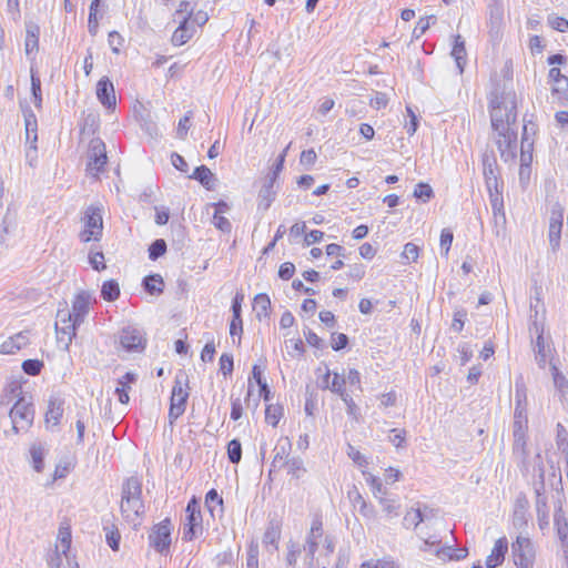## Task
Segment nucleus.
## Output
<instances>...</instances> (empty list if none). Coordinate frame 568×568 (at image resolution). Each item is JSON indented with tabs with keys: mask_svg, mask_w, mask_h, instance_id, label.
I'll list each match as a JSON object with an SVG mask.
<instances>
[{
	"mask_svg": "<svg viewBox=\"0 0 568 568\" xmlns=\"http://www.w3.org/2000/svg\"><path fill=\"white\" fill-rule=\"evenodd\" d=\"M489 109L493 130L514 128L517 119L515 93L495 90L489 97Z\"/></svg>",
	"mask_w": 568,
	"mask_h": 568,
	"instance_id": "1",
	"label": "nucleus"
},
{
	"mask_svg": "<svg viewBox=\"0 0 568 568\" xmlns=\"http://www.w3.org/2000/svg\"><path fill=\"white\" fill-rule=\"evenodd\" d=\"M122 517L136 526L144 515V504L142 500V488L136 480H128L122 490L120 504Z\"/></svg>",
	"mask_w": 568,
	"mask_h": 568,
	"instance_id": "2",
	"label": "nucleus"
},
{
	"mask_svg": "<svg viewBox=\"0 0 568 568\" xmlns=\"http://www.w3.org/2000/svg\"><path fill=\"white\" fill-rule=\"evenodd\" d=\"M103 206L102 204H91L84 211L82 219L84 223V230L80 233L82 242L99 241L102 237L103 231V219H102Z\"/></svg>",
	"mask_w": 568,
	"mask_h": 568,
	"instance_id": "3",
	"label": "nucleus"
},
{
	"mask_svg": "<svg viewBox=\"0 0 568 568\" xmlns=\"http://www.w3.org/2000/svg\"><path fill=\"white\" fill-rule=\"evenodd\" d=\"M366 480L371 487L374 498L378 501L384 516L387 519L397 517L400 509L398 500L386 491L379 478L371 475Z\"/></svg>",
	"mask_w": 568,
	"mask_h": 568,
	"instance_id": "4",
	"label": "nucleus"
},
{
	"mask_svg": "<svg viewBox=\"0 0 568 568\" xmlns=\"http://www.w3.org/2000/svg\"><path fill=\"white\" fill-rule=\"evenodd\" d=\"M494 140L505 163H515L517 158V131L515 128L494 130Z\"/></svg>",
	"mask_w": 568,
	"mask_h": 568,
	"instance_id": "5",
	"label": "nucleus"
},
{
	"mask_svg": "<svg viewBox=\"0 0 568 568\" xmlns=\"http://www.w3.org/2000/svg\"><path fill=\"white\" fill-rule=\"evenodd\" d=\"M173 525L170 518H165L162 521L152 526L149 532V541L151 547L161 555H166L170 551L172 542Z\"/></svg>",
	"mask_w": 568,
	"mask_h": 568,
	"instance_id": "6",
	"label": "nucleus"
},
{
	"mask_svg": "<svg viewBox=\"0 0 568 568\" xmlns=\"http://www.w3.org/2000/svg\"><path fill=\"white\" fill-rule=\"evenodd\" d=\"M79 326L80 324H75L67 306L58 310L55 321L57 339L60 344L64 345L65 349L69 348L75 337Z\"/></svg>",
	"mask_w": 568,
	"mask_h": 568,
	"instance_id": "7",
	"label": "nucleus"
},
{
	"mask_svg": "<svg viewBox=\"0 0 568 568\" xmlns=\"http://www.w3.org/2000/svg\"><path fill=\"white\" fill-rule=\"evenodd\" d=\"M185 514L186 516L183 527V539L186 541H192L199 534L202 532L203 529V517L201 514L199 500L195 496L189 500Z\"/></svg>",
	"mask_w": 568,
	"mask_h": 568,
	"instance_id": "8",
	"label": "nucleus"
},
{
	"mask_svg": "<svg viewBox=\"0 0 568 568\" xmlns=\"http://www.w3.org/2000/svg\"><path fill=\"white\" fill-rule=\"evenodd\" d=\"M106 162L108 156L104 142L100 139L91 140L88 151L87 172L97 178L99 173L104 171Z\"/></svg>",
	"mask_w": 568,
	"mask_h": 568,
	"instance_id": "9",
	"label": "nucleus"
},
{
	"mask_svg": "<svg viewBox=\"0 0 568 568\" xmlns=\"http://www.w3.org/2000/svg\"><path fill=\"white\" fill-rule=\"evenodd\" d=\"M481 164L488 194H491V192H503V181L500 180L496 156L493 153H485L481 159Z\"/></svg>",
	"mask_w": 568,
	"mask_h": 568,
	"instance_id": "10",
	"label": "nucleus"
},
{
	"mask_svg": "<svg viewBox=\"0 0 568 568\" xmlns=\"http://www.w3.org/2000/svg\"><path fill=\"white\" fill-rule=\"evenodd\" d=\"M513 558L517 568H531L535 560V549L530 538L517 536L513 542Z\"/></svg>",
	"mask_w": 568,
	"mask_h": 568,
	"instance_id": "11",
	"label": "nucleus"
},
{
	"mask_svg": "<svg viewBox=\"0 0 568 568\" xmlns=\"http://www.w3.org/2000/svg\"><path fill=\"white\" fill-rule=\"evenodd\" d=\"M10 418L12 424H28L32 425L34 418V407L31 400V396L20 397L16 400L14 405L10 409Z\"/></svg>",
	"mask_w": 568,
	"mask_h": 568,
	"instance_id": "12",
	"label": "nucleus"
},
{
	"mask_svg": "<svg viewBox=\"0 0 568 568\" xmlns=\"http://www.w3.org/2000/svg\"><path fill=\"white\" fill-rule=\"evenodd\" d=\"M93 302H95V300L88 291H81L74 296L70 315L73 316L75 324L81 325L84 323Z\"/></svg>",
	"mask_w": 568,
	"mask_h": 568,
	"instance_id": "13",
	"label": "nucleus"
},
{
	"mask_svg": "<svg viewBox=\"0 0 568 568\" xmlns=\"http://www.w3.org/2000/svg\"><path fill=\"white\" fill-rule=\"evenodd\" d=\"M146 339L141 329L128 326L120 333V344L126 351H142L145 347Z\"/></svg>",
	"mask_w": 568,
	"mask_h": 568,
	"instance_id": "14",
	"label": "nucleus"
},
{
	"mask_svg": "<svg viewBox=\"0 0 568 568\" xmlns=\"http://www.w3.org/2000/svg\"><path fill=\"white\" fill-rule=\"evenodd\" d=\"M65 399L61 394H52L48 399V409L45 412L47 424L58 426L64 413Z\"/></svg>",
	"mask_w": 568,
	"mask_h": 568,
	"instance_id": "15",
	"label": "nucleus"
},
{
	"mask_svg": "<svg viewBox=\"0 0 568 568\" xmlns=\"http://www.w3.org/2000/svg\"><path fill=\"white\" fill-rule=\"evenodd\" d=\"M508 552V540L505 536L499 537L495 540V544L490 550V554L486 557V567L487 568H497L501 566L505 561L506 555Z\"/></svg>",
	"mask_w": 568,
	"mask_h": 568,
	"instance_id": "16",
	"label": "nucleus"
},
{
	"mask_svg": "<svg viewBox=\"0 0 568 568\" xmlns=\"http://www.w3.org/2000/svg\"><path fill=\"white\" fill-rule=\"evenodd\" d=\"M97 98L108 109L114 108L116 104L113 84L106 77L97 83Z\"/></svg>",
	"mask_w": 568,
	"mask_h": 568,
	"instance_id": "17",
	"label": "nucleus"
},
{
	"mask_svg": "<svg viewBox=\"0 0 568 568\" xmlns=\"http://www.w3.org/2000/svg\"><path fill=\"white\" fill-rule=\"evenodd\" d=\"M347 498L352 506L357 509L362 516L371 518L375 516L374 508L366 501L359 489L353 485L347 490Z\"/></svg>",
	"mask_w": 568,
	"mask_h": 568,
	"instance_id": "18",
	"label": "nucleus"
},
{
	"mask_svg": "<svg viewBox=\"0 0 568 568\" xmlns=\"http://www.w3.org/2000/svg\"><path fill=\"white\" fill-rule=\"evenodd\" d=\"M179 21V27L172 34V43L174 45H183L185 44L196 32V29L193 24H191V20L187 17H182V20Z\"/></svg>",
	"mask_w": 568,
	"mask_h": 568,
	"instance_id": "19",
	"label": "nucleus"
},
{
	"mask_svg": "<svg viewBox=\"0 0 568 568\" xmlns=\"http://www.w3.org/2000/svg\"><path fill=\"white\" fill-rule=\"evenodd\" d=\"M29 331H22L10 336L0 345L1 354H14L29 344Z\"/></svg>",
	"mask_w": 568,
	"mask_h": 568,
	"instance_id": "20",
	"label": "nucleus"
},
{
	"mask_svg": "<svg viewBox=\"0 0 568 568\" xmlns=\"http://www.w3.org/2000/svg\"><path fill=\"white\" fill-rule=\"evenodd\" d=\"M489 202L495 226L504 227L506 224V214L504 210L503 192H491V194H489Z\"/></svg>",
	"mask_w": 568,
	"mask_h": 568,
	"instance_id": "21",
	"label": "nucleus"
},
{
	"mask_svg": "<svg viewBox=\"0 0 568 568\" xmlns=\"http://www.w3.org/2000/svg\"><path fill=\"white\" fill-rule=\"evenodd\" d=\"M562 229V213L559 212L557 215L552 213L549 222L548 239L552 252L558 251L560 246V236Z\"/></svg>",
	"mask_w": 568,
	"mask_h": 568,
	"instance_id": "22",
	"label": "nucleus"
},
{
	"mask_svg": "<svg viewBox=\"0 0 568 568\" xmlns=\"http://www.w3.org/2000/svg\"><path fill=\"white\" fill-rule=\"evenodd\" d=\"M536 303L532 301L530 302V317H531V324L529 327V332L531 335H536V341H539V337H544V323L538 320L539 315V304H540V297H539V291L536 290Z\"/></svg>",
	"mask_w": 568,
	"mask_h": 568,
	"instance_id": "23",
	"label": "nucleus"
},
{
	"mask_svg": "<svg viewBox=\"0 0 568 568\" xmlns=\"http://www.w3.org/2000/svg\"><path fill=\"white\" fill-rule=\"evenodd\" d=\"M189 394L182 388L180 383H176L172 389L170 416H179L184 410Z\"/></svg>",
	"mask_w": 568,
	"mask_h": 568,
	"instance_id": "24",
	"label": "nucleus"
},
{
	"mask_svg": "<svg viewBox=\"0 0 568 568\" xmlns=\"http://www.w3.org/2000/svg\"><path fill=\"white\" fill-rule=\"evenodd\" d=\"M504 21V9L503 6L498 2H495L489 6V24L490 30L489 33L491 37L497 38Z\"/></svg>",
	"mask_w": 568,
	"mask_h": 568,
	"instance_id": "25",
	"label": "nucleus"
},
{
	"mask_svg": "<svg viewBox=\"0 0 568 568\" xmlns=\"http://www.w3.org/2000/svg\"><path fill=\"white\" fill-rule=\"evenodd\" d=\"M324 536V529H323V520L320 516L313 518L308 537H307V544L310 546V550L314 552L317 549L318 542Z\"/></svg>",
	"mask_w": 568,
	"mask_h": 568,
	"instance_id": "26",
	"label": "nucleus"
},
{
	"mask_svg": "<svg viewBox=\"0 0 568 568\" xmlns=\"http://www.w3.org/2000/svg\"><path fill=\"white\" fill-rule=\"evenodd\" d=\"M452 57L456 61V65L459 70V73L462 74L464 72L465 65H466V48H465V41L462 38V36L457 34L455 36L454 45L452 49Z\"/></svg>",
	"mask_w": 568,
	"mask_h": 568,
	"instance_id": "27",
	"label": "nucleus"
},
{
	"mask_svg": "<svg viewBox=\"0 0 568 568\" xmlns=\"http://www.w3.org/2000/svg\"><path fill=\"white\" fill-rule=\"evenodd\" d=\"M57 540V548H61L62 554L67 555L71 548L72 542L71 525L69 520H64L61 523Z\"/></svg>",
	"mask_w": 568,
	"mask_h": 568,
	"instance_id": "28",
	"label": "nucleus"
},
{
	"mask_svg": "<svg viewBox=\"0 0 568 568\" xmlns=\"http://www.w3.org/2000/svg\"><path fill=\"white\" fill-rule=\"evenodd\" d=\"M331 372L327 369L323 377V388H329L332 392L337 393L339 396H345L346 390L344 388L346 379L339 374L334 373L332 382H329Z\"/></svg>",
	"mask_w": 568,
	"mask_h": 568,
	"instance_id": "29",
	"label": "nucleus"
},
{
	"mask_svg": "<svg viewBox=\"0 0 568 568\" xmlns=\"http://www.w3.org/2000/svg\"><path fill=\"white\" fill-rule=\"evenodd\" d=\"M20 397H27L26 395H23L21 384L18 381H11L6 385L3 389L1 403L9 404L11 400H17Z\"/></svg>",
	"mask_w": 568,
	"mask_h": 568,
	"instance_id": "30",
	"label": "nucleus"
},
{
	"mask_svg": "<svg viewBox=\"0 0 568 568\" xmlns=\"http://www.w3.org/2000/svg\"><path fill=\"white\" fill-rule=\"evenodd\" d=\"M190 178L199 181L206 190L213 189L212 182L215 180L214 174L205 165L197 166Z\"/></svg>",
	"mask_w": 568,
	"mask_h": 568,
	"instance_id": "31",
	"label": "nucleus"
},
{
	"mask_svg": "<svg viewBox=\"0 0 568 568\" xmlns=\"http://www.w3.org/2000/svg\"><path fill=\"white\" fill-rule=\"evenodd\" d=\"M39 27L36 24H28L27 26V34H26V53L30 54L33 51H37L39 48Z\"/></svg>",
	"mask_w": 568,
	"mask_h": 568,
	"instance_id": "32",
	"label": "nucleus"
},
{
	"mask_svg": "<svg viewBox=\"0 0 568 568\" xmlns=\"http://www.w3.org/2000/svg\"><path fill=\"white\" fill-rule=\"evenodd\" d=\"M273 184L268 181L262 186L258 193V209H262L264 211L268 210L272 202L275 199V192L273 190Z\"/></svg>",
	"mask_w": 568,
	"mask_h": 568,
	"instance_id": "33",
	"label": "nucleus"
},
{
	"mask_svg": "<svg viewBox=\"0 0 568 568\" xmlns=\"http://www.w3.org/2000/svg\"><path fill=\"white\" fill-rule=\"evenodd\" d=\"M271 307L270 297L266 294H257L253 301V311L256 313V317L262 320V317L268 316V311Z\"/></svg>",
	"mask_w": 568,
	"mask_h": 568,
	"instance_id": "34",
	"label": "nucleus"
},
{
	"mask_svg": "<svg viewBox=\"0 0 568 568\" xmlns=\"http://www.w3.org/2000/svg\"><path fill=\"white\" fill-rule=\"evenodd\" d=\"M144 290L151 295H158L163 292L164 282L159 274L148 275L143 280Z\"/></svg>",
	"mask_w": 568,
	"mask_h": 568,
	"instance_id": "35",
	"label": "nucleus"
},
{
	"mask_svg": "<svg viewBox=\"0 0 568 568\" xmlns=\"http://www.w3.org/2000/svg\"><path fill=\"white\" fill-rule=\"evenodd\" d=\"M101 296L108 302H113L120 296L119 283L114 280L105 281L101 287Z\"/></svg>",
	"mask_w": 568,
	"mask_h": 568,
	"instance_id": "36",
	"label": "nucleus"
},
{
	"mask_svg": "<svg viewBox=\"0 0 568 568\" xmlns=\"http://www.w3.org/2000/svg\"><path fill=\"white\" fill-rule=\"evenodd\" d=\"M549 352V346L545 343L544 337H539V341H536L535 344V353H536V361L540 368H545L547 363V356Z\"/></svg>",
	"mask_w": 568,
	"mask_h": 568,
	"instance_id": "37",
	"label": "nucleus"
},
{
	"mask_svg": "<svg viewBox=\"0 0 568 568\" xmlns=\"http://www.w3.org/2000/svg\"><path fill=\"white\" fill-rule=\"evenodd\" d=\"M532 152L534 141L525 139V142L520 143V166H531Z\"/></svg>",
	"mask_w": 568,
	"mask_h": 568,
	"instance_id": "38",
	"label": "nucleus"
},
{
	"mask_svg": "<svg viewBox=\"0 0 568 568\" xmlns=\"http://www.w3.org/2000/svg\"><path fill=\"white\" fill-rule=\"evenodd\" d=\"M205 506L213 515L215 507L223 508V498L216 489H210L205 495Z\"/></svg>",
	"mask_w": 568,
	"mask_h": 568,
	"instance_id": "39",
	"label": "nucleus"
},
{
	"mask_svg": "<svg viewBox=\"0 0 568 568\" xmlns=\"http://www.w3.org/2000/svg\"><path fill=\"white\" fill-rule=\"evenodd\" d=\"M105 531H106L105 538H106L108 545L110 546V548L113 551H118L120 548V540H121L120 531L118 530V528L114 525L105 528Z\"/></svg>",
	"mask_w": 568,
	"mask_h": 568,
	"instance_id": "40",
	"label": "nucleus"
},
{
	"mask_svg": "<svg viewBox=\"0 0 568 568\" xmlns=\"http://www.w3.org/2000/svg\"><path fill=\"white\" fill-rule=\"evenodd\" d=\"M31 91L33 95V103L36 108H41L42 95H41V80L31 70Z\"/></svg>",
	"mask_w": 568,
	"mask_h": 568,
	"instance_id": "41",
	"label": "nucleus"
},
{
	"mask_svg": "<svg viewBox=\"0 0 568 568\" xmlns=\"http://www.w3.org/2000/svg\"><path fill=\"white\" fill-rule=\"evenodd\" d=\"M359 568H397L395 561L390 558L371 559L361 564Z\"/></svg>",
	"mask_w": 568,
	"mask_h": 568,
	"instance_id": "42",
	"label": "nucleus"
},
{
	"mask_svg": "<svg viewBox=\"0 0 568 568\" xmlns=\"http://www.w3.org/2000/svg\"><path fill=\"white\" fill-rule=\"evenodd\" d=\"M30 455H31L32 466H33L34 470L39 471V473L42 471L43 456H44L43 448L41 446L33 445L30 448Z\"/></svg>",
	"mask_w": 568,
	"mask_h": 568,
	"instance_id": "43",
	"label": "nucleus"
},
{
	"mask_svg": "<svg viewBox=\"0 0 568 568\" xmlns=\"http://www.w3.org/2000/svg\"><path fill=\"white\" fill-rule=\"evenodd\" d=\"M347 455L349 458L359 467L362 468V473L365 475L367 473L368 468V460L365 456H363L356 448L353 446L348 447Z\"/></svg>",
	"mask_w": 568,
	"mask_h": 568,
	"instance_id": "44",
	"label": "nucleus"
},
{
	"mask_svg": "<svg viewBox=\"0 0 568 568\" xmlns=\"http://www.w3.org/2000/svg\"><path fill=\"white\" fill-rule=\"evenodd\" d=\"M227 457L231 463L237 464L242 458V446L237 439H232L227 444Z\"/></svg>",
	"mask_w": 568,
	"mask_h": 568,
	"instance_id": "45",
	"label": "nucleus"
},
{
	"mask_svg": "<svg viewBox=\"0 0 568 568\" xmlns=\"http://www.w3.org/2000/svg\"><path fill=\"white\" fill-rule=\"evenodd\" d=\"M166 252V243L162 239H158L152 242V244L149 247V257L152 261L158 260L160 256H162Z\"/></svg>",
	"mask_w": 568,
	"mask_h": 568,
	"instance_id": "46",
	"label": "nucleus"
},
{
	"mask_svg": "<svg viewBox=\"0 0 568 568\" xmlns=\"http://www.w3.org/2000/svg\"><path fill=\"white\" fill-rule=\"evenodd\" d=\"M287 149L288 146L276 159V162L274 163L271 173L267 175L266 181L271 183H274L276 181L278 174L283 170Z\"/></svg>",
	"mask_w": 568,
	"mask_h": 568,
	"instance_id": "47",
	"label": "nucleus"
},
{
	"mask_svg": "<svg viewBox=\"0 0 568 568\" xmlns=\"http://www.w3.org/2000/svg\"><path fill=\"white\" fill-rule=\"evenodd\" d=\"M43 368V362L39 359H26L22 363V369L26 374L30 376H37L41 373Z\"/></svg>",
	"mask_w": 568,
	"mask_h": 568,
	"instance_id": "48",
	"label": "nucleus"
},
{
	"mask_svg": "<svg viewBox=\"0 0 568 568\" xmlns=\"http://www.w3.org/2000/svg\"><path fill=\"white\" fill-rule=\"evenodd\" d=\"M414 196L423 202H428L434 196V192L429 184L418 183L415 187Z\"/></svg>",
	"mask_w": 568,
	"mask_h": 568,
	"instance_id": "49",
	"label": "nucleus"
},
{
	"mask_svg": "<svg viewBox=\"0 0 568 568\" xmlns=\"http://www.w3.org/2000/svg\"><path fill=\"white\" fill-rule=\"evenodd\" d=\"M437 555L448 560H462L467 557L468 551L466 548L456 549L455 554L450 552L449 549L442 548L437 551Z\"/></svg>",
	"mask_w": 568,
	"mask_h": 568,
	"instance_id": "50",
	"label": "nucleus"
},
{
	"mask_svg": "<svg viewBox=\"0 0 568 568\" xmlns=\"http://www.w3.org/2000/svg\"><path fill=\"white\" fill-rule=\"evenodd\" d=\"M454 240L453 232L449 229H443L440 233V252L447 256Z\"/></svg>",
	"mask_w": 568,
	"mask_h": 568,
	"instance_id": "51",
	"label": "nucleus"
},
{
	"mask_svg": "<svg viewBox=\"0 0 568 568\" xmlns=\"http://www.w3.org/2000/svg\"><path fill=\"white\" fill-rule=\"evenodd\" d=\"M419 256V247L414 243H406L402 257L407 262H416Z\"/></svg>",
	"mask_w": 568,
	"mask_h": 568,
	"instance_id": "52",
	"label": "nucleus"
},
{
	"mask_svg": "<svg viewBox=\"0 0 568 568\" xmlns=\"http://www.w3.org/2000/svg\"><path fill=\"white\" fill-rule=\"evenodd\" d=\"M552 378L555 386L558 390L564 395L566 392L568 393V381L566 377L558 371V368L552 365Z\"/></svg>",
	"mask_w": 568,
	"mask_h": 568,
	"instance_id": "53",
	"label": "nucleus"
},
{
	"mask_svg": "<svg viewBox=\"0 0 568 568\" xmlns=\"http://www.w3.org/2000/svg\"><path fill=\"white\" fill-rule=\"evenodd\" d=\"M424 520L422 510L419 508H412L404 517V521L408 526L417 527Z\"/></svg>",
	"mask_w": 568,
	"mask_h": 568,
	"instance_id": "54",
	"label": "nucleus"
},
{
	"mask_svg": "<svg viewBox=\"0 0 568 568\" xmlns=\"http://www.w3.org/2000/svg\"><path fill=\"white\" fill-rule=\"evenodd\" d=\"M281 407L270 405L265 409V419L267 424H271L272 426H276L281 418Z\"/></svg>",
	"mask_w": 568,
	"mask_h": 568,
	"instance_id": "55",
	"label": "nucleus"
},
{
	"mask_svg": "<svg viewBox=\"0 0 568 568\" xmlns=\"http://www.w3.org/2000/svg\"><path fill=\"white\" fill-rule=\"evenodd\" d=\"M192 116H193L192 111H187L186 114L182 119H180L179 125H178V131H176L178 138H180L182 140L186 138Z\"/></svg>",
	"mask_w": 568,
	"mask_h": 568,
	"instance_id": "56",
	"label": "nucleus"
},
{
	"mask_svg": "<svg viewBox=\"0 0 568 568\" xmlns=\"http://www.w3.org/2000/svg\"><path fill=\"white\" fill-rule=\"evenodd\" d=\"M467 317V312L464 308L456 310L453 317L452 328L456 332H462Z\"/></svg>",
	"mask_w": 568,
	"mask_h": 568,
	"instance_id": "57",
	"label": "nucleus"
},
{
	"mask_svg": "<svg viewBox=\"0 0 568 568\" xmlns=\"http://www.w3.org/2000/svg\"><path fill=\"white\" fill-rule=\"evenodd\" d=\"M388 439L395 447H400L405 443L406 433L404 428H392L389 430Z\"/></svg>",
	"mask_w": 568,
	"mask_h": 568,
	"instance_id": "58",
	"label": "nucleus"
},
{
	"mask_svg": "<svg viewBox=\"0 0 568 568\" xmlns=\"http://www.w3.org/2000/svg\"><path fill=\"white\" fill-rule=\"evenodd\" d=\"M233 356L231 354L224 353L220 357V371L224 376L231 375L233 372Z\"/></svg>",
	"mask_w": 568,
	"mask_h": 568,
	"instance_id": "59",
	"label": "nucleus"
},
{
	"mask_svg": "<svg viewBox=\"0 0 568 568\" xmlns=\"http://www.w3.org/2000/svg\"><path fill=\"white\" fill-rule=\"evenodd\" d=\"M194 8L187 0L180 2L178 10L174 13V20H182V17H187L191 20Z\"/></svg>",
	"mask_w": 568,
	"mask_h": 568,
	"instance_id": "60",
	"label": "nucleus"
},
{
	"mask_svg": "<svg viewBox=\"0 0 568 568\" xmlns=\"http://www.w3.org/2000/svg\"><path fill=\"white\" fill-rule=\"evenodd\" d=\"M89 262L95 271H102L106 267L104 263V254L102 252H90Z\"/></svg>",
	"mask_w": 568,
	"mask_h": 568,
	"instance_id": "61",
	"label": "nucleus"
},
{
	"mask_svg": "<svg viewBox=\"0 0 568 568\" xmlns=\"http://www.w3.org/2000/svg\"><path fill=\"white\" fill-rule=\"evenodd\" d=\"M212 223L217 230H220L224 233H230L232 230L231 222L226 217H224L222 214H214Z\"/></svg>",
	"mask_w": 568,
	"mask_h": 568,
	"instance_id": "62",
	"label": "nucleus"
},
{
	"mask_svg": "<svg viewBox=\"0 0 568 568\" xmlns=\"http://www.w3.org/2000/svg\"><path fill=\"white\" fill-rule=\"evenodd\" d=\"M108 42H109V45L112 49V51L114 53H119L120 47H122L124 39L119 32L111 31L108 36Z\"/></svg>",
	"mask_w": 568,
	"mask_h": 568,
	"instance_id": "63",
	"label": "nucleus"
},
{
	"mask_svg": "<svg viewBox=\"0 0 568 568\" xmlns=\"http://www.w3.org/2000/svg\"><path fill=\"white\" fill-rule=\"evenodd\" d=\"M554 84L552 92L559 94L560 98L568 99V78L564 77Z\"/></svg>",
	"mask_w": 568,
	"mask_h": 568,
	"instance_id": "64",
	"label": "nucleus"
}]
</instances>
